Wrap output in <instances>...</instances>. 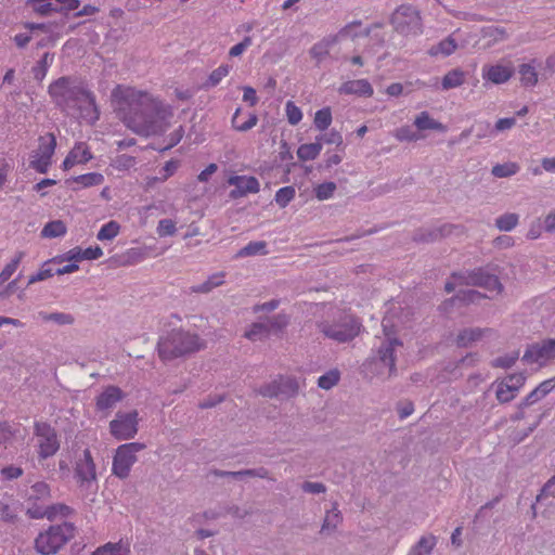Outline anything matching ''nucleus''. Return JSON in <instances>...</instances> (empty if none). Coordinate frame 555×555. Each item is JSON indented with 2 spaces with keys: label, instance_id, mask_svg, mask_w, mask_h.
<instances>
[{
  "label": "nucleus",
  "instance_id": "48",
  "mask_svg": "<svg viewBox=\"0 0 555 555\" xmlns=\"http://www.w3.org/2000/svg\"><path fill=\"white\" fill-rule=\"evenodd\" d=\"M69 154L77 164H85L92 158V154L85 143L76 144Z\"/></svg>",
  "mask_w": 555,
  "mask_h": 555
},
{
  "label": "nucleus",
  "instance_id": "18",
  "mask_svg": "<svg viewBox=\"0 0 555 555\" xmlns=\"http://www.w3.org/2000/svg\"><path fill=\"white\" fill-rule=\"evenodd\" d=\"M337 37L327 35L317 41L309 50L310 57L315 62L317 65L322 64L328 57H331V51L337 46Z\"/></svg>",
  "mask_w": 555,
  "mask_h": 555
},
{
  "label": "nucleus",
  "instance_id": "57",
  "mask_svg": "<svg viewBox=\"0 0 555 555\" xmlns=\"http://www.w3.org/2000/svg\"><path fill=\"white\" fill-rule=\"evenodd\" d=\"M266 323L270 326V333L272 331L280 332L283 331L288 325L289 318L285 313H279L270 318Z\"/></svg>",
  "mask_w": 555,
  "mask_h": 555
},
{
  "label": "nucleus",
  "instance_id": "64",
  "mask_svg": "<svg viewBox=\"0 0 555 555\" xmlns=\"http://www.w3.org/2000/svg\"><path fill=\"white\" fill-rule=\"evenodd\" d=\"M525 380H526V377L521 373L512 374V375L507 376L505 379H503V382L505 384H508V386L515 388L516 392H518L519 389L524 386Z\"/></svg>",
  "mask_w": 555,
  "mask_h": 555
},
{
  "label": "nucleus",
  "instance_id": "29",
  "mask_svg": "<svg viewBox=\"0 0 555 555\" xmlns=\"http://www.w3.org/2000/svg\"><path fill=\"white\" fill-rule=\"evenodd\" d=\"M487 333H490V330H481V328H467L462 331L457 335V345L461 347H467L470 344L480 340Z\"/></svg>",
  "mask_w": 555,
  "mask_h": 555
},
{
  "label": "nucleus",
  "instance_id": "28",
  "mask_svg": "<svg viewBox=\"0 0 555 555\" xmlns=\"http://www.w3.org/2000/svg\"><path fill=\"white\" fill-rule=\"evenodd\" d=\"M456 49H457V43H456L455 39L452 36H449L446 39L438 42L437 44L433 46L428 50V54L430 56H438V55L449 56L452 53H454Z\"/></svg>",
  "mask_w": 555,
  "mask_h": 555
},
{
  "label": "nucleus",
  "instance_id": "24",
  "mask_svg": "<svg viewBox=\"0 0 555 555\" xmlns=\"http://www.w3.org/2000/svg\"><path fill=\"white\" fill-rule=\"evenodd\" d=\"M218 476L221 477H232L234 479H243L244 477H253V478H261V479H270L274 480V478L270 477V473L264 467H257L253 469H244L237 472H220Z\"/></svg>",
  "mask_w": 555,
  "mask_h": 555
},
{
  "label": "nucleus",
  "instance_id": "63",
  "mask_svg": "<svg viewBox=\"0 0 555 555\" xmlns=\"http://www.w3.org/2000/svg\"><path fill=\"white\" fill-rule=\"evenodd\" d=\"M14 437L12 427L7 422L0 423V446H7Z\"/></svg>",
  "mask_w": 555,
  "mask_h": 555
},
{
  "label": "nucleus",
  "instance_id": "22",
  "mask_svg": "<svg viewBox=\"0 0 555 555\" xmlns=\"http://www.w3.org/2000/svg\"><path fill=\"white\" fill-rule=\"evenodd\" d=\"M179 160L170 159L168 160L163 169L160 170L159 177H147L145 179V188L147 190L153 189L155 184L163 183L167 179H169L179 168Z\"/></svg>",
  "mask_w": 555,
  "mask_h": 555
},
{
  "label": "nucleus",
  "instance_id": "9",
  "mask_svg": "<svg viewBox=\"0 0 555 555\" xmlns=\"http://www.w3.org/2000/svg\"><path fill=\"white\" fill-rule=\"evenodd\" d=\"M34 436L36 438V449L40 460L51 457L60 450L57 434L48 423H35Z\"/></svg>",
  "mask_w": 555,
  "mask_h": 555
},
{
  "label": "nucleus",
  "instance_id": "45",
  "mask_svg": "<svg viewBox=\"0 0 555 555\" xmlns=\"http://www.w3.org/2000/svg\"><path fill=\"white\" fill-rule=\"evenodd\" d=\"M519 166L516 163L498 164L492 167L491 173L496 178H507L516 175Z\"/></svg>",
  "mask_w": 555,
  "mask_h": 555
},
{
  "label": "nucleus",
  "instance_id": "21",
  "mask_svg": "<svg viewBox=\"0 0 555 555\" xmlns=\"http://www.w3.org/2000/svg\"><path fill=\"white\" fill-rule=\"evenodd\" d=\"M225 283V272L220 271L208 276L203 283L192 285L190 292L193 294H208L216 287Z\"/></svg>",
  "mask_w": 555,
  "mask_h": 555
},
{
  "label": "nucleus",
  "instance_id": "62",
  "mask_svg": "<svg viewBox=\"0 0 555 555\" xmlns=\"http://www.w3.org/2000/svg\"><path fill=\"white\" fill-rule=\"evenodd\" d=\"M48 519H54L57 515L65 517L72 513V508L65 504L51 505L48 507Z\"/></svg>",
  "mask_w": 555,
  "mask_h": 555
},
{
  "label": "nucleus",
  "instance_id": "49",
  "mask_svg": "<svg viewBox=\"0 0 555 555\" xmlns=\"http://www.w3.org/2000/svg\"><path fill=\"white\" fill-rule=\"evenodd\" d=\"M516 395L515 388L508 386V384H505L503 380L498 384L495 396L501 403L512 401Z\"/></svg>",
  "mask_w": 555,
  "mask_h": 555
},
{
  "label": "nucleus",
  "instance_id": "5",
  "mask_svg": "<svg viewBox=\"0 0 555 555\" xmlns=\"http://www.w3.org/2000/svg\"><path fill=\"white\" fill-rule=\"evenodd\" d=\"M75 526L62 522L40 532L35 540V550L41 555L56 554L70 539L75 537Z\"/></svg>",
  "mask_w": 555,
  "mask_h": 555
},
{
  "label": "nucleus",
  "instance_id": "59",
  "mask_svg": "<svg viewBox=\"0 0 555 555\" xmlns=\"http://www.w3.org/2000/svg\"><path fill=\"white\" fill-rule=\"evenodd\" d=\"M82 249L79 247H75L70 250H68L66 254H64L61 257H54L51 259V261L54 262H62V261H79L82 260Z\"/></svg>",
  "mask_w": 555,
  "mask_h": 555
},
{
  "label": "nucleus",
  "instance_id": "37",
  "mask_svg": "<svg viewBox=\"0 0 555 555\" xmlns=\"http://www.w3.org/2000/svg\"><path fill=\"white\" fill-rule=\"evenodd\" d=\"M39 317L44 322H53L57 325H70L75 321V318L70 313L65 312H39Z\"/></svg>",
  "mask_w": 555,
  "mask_h": 555
},
{
  "label": "nucleus",
  "instance_id": "56",
  "mask_svg": "<svg viewBox=\"0 0 555 555\" xmlns=\"http://www.w3.org/2000/svg\"><path fill=\"white\" fill-rule=\"evenodd\" d=\"M518 358L519 351H513L503 357H498L491 362V365L494 367L508 369L515 364Z\"/></svg>",
  "mask_w": 555,
  "mask_h": 555
},
{
  "label": "nucleus",
  "instance_id": "17",
  "mask_svg": "<svg viewBox=\"0 0 555 555\" xmlns=\"http://www.w3.org/2000/svg\"><path fill=\"white\" fill-rule=\"evenodd\" d=\"M228 183L235 186L230 192V197L232 198L243 197L248 193H257L260 189V184L255 177L232 176L229 178Z\"/></svg>",
  "mask_w": 555,
  "mask_h": 555
},
{
  "label": "nucleus",
  "instance_id": "39",
  "mask_svg": "<svg viewBox=\"0 0 555 555\" xmlns=\"http://www.w3.org/2000/svg\"><path fill=\"white\" fill-rule=\"evenodd\" d=\"M24 257V251H17L12 260L5 264V267L0 272V285L5 283L14 274Z\"/></svg>",
  "mask_w": 555,
  "mask_h": 555
},
{
  "label": "nucleus",
  "instance_id": "41",
  "mask_svg": "<svg viewBox=\"0 0 555 555\" xmlns=\"http://www.w3.org/2000/svg\"><path fill=\"white\" fill-rule=\"evenodd\" d=\"M120 232V225L117 221H109L101 227L96 234L99 241H112Z\"/></svg>",
  "mask_w": 555,
  "mask_h": 555
},
{
  "label": "nucleus",
  "instance_id": "36",
  "mask_svg": "<svg viewBox=\"0 0 555 555\" xmlns=\"http://www.w3.org/2000/svg\"><path fill=\"white\" fill-rule=\"evenodd\" d=\"M519 223V216L515 212H506L495 219V227L500 231L509 232Z\"/></svg>",
  "mask_w": 555,
  "mask_h": 555
},
{
  "label": "nucleus",
  "instance_id": "6",
  "mask_svg": "<svg viewBox=\"0 0 555 555\" xmlns=\"http://www.w3.org/2000/svg\"><path fill=\"white\" fill-rule=\"evenodd\" d=\"M401 345L397 338H388L383 341L377 354L366 364L369 372L383 379L395 376L397 373L395 352Z\"/></svg>",
  "mask_w": 555,
  "mask_h": 555
},
{
  "label": "nucleus",
  "instance_id": "34",
  "mask_svg": "<svg viewBox=\"0 0 555 555\" xmlns=\"http://www.w3.org/2000/svg\"><path fill=\"white\" fill-rule=\"evenodd\" d=\"M465 81V73L462 69L455 68L448 72L441 81L442 90H449L462 86Z\"/></svg>",
  "mask_w": 555,
  "mask_h": 555
},
{
  "label": "nucleus",
  "instance_id": "2",
  "mask_svg": "<svg viewBox=\"0 0 555 555\" xmlns=\"http://www.w3.org/2000/svg\"><path fill=\"white\" fill-rule=\"evenodd\" d=\"M48 92L63 111H78L80 117L91 124L99 119L94 95L77 79L61 77L49 86Z\"/></svg>",
  "mask_w": 555,
  "mask_h": 555
},
{
  "label": "nucleus",
  "instance_id": "15",
  "mask_svg": "<svg viewBox=\"0 0 555 555\" xmlns=\"http://www.w3.org/2000/svg\"><path fill=\"white\" fill-rule=\"evenodd\" d=\"M555 359V339L530 345L524 353L522 361L527 363L544 364Z\"/></svg>",
  "mask_w": 555,
  "mask_h": 555
},
{
  "label": "nucleus",
  "instance_id": "50",
  "mask_svg": "<svg viewBox=\"0 0 555 555\" xmlns=\"http://www.w3.org/2000/svg\"><path fill=\"white\" fill-rule=\"evenodd\" d=\"M296 191L294 186H284L275 193V203L281 207H286L289 202L295 197Z\"/></svg>",
  "mask_w": 555,
  "mask_h": 555
},
{
  "label": "nucleus",
  "instance_id": "13",
  "mask_svg": "<svg viewBox=\"0 0 555 555\" xmlns=\"http://www.w3.org/2000/svg\"><path fill=\"white\" fill-rule=\"evenodd\" d=\"M74 478L83 489H90L96 482V467L89 449H85L76 456Z\"/></svg>",
  "mask_w": 555,
  "mask_h": 555
},
{
  "label": "nucleus",
  "instance_id": "52",
  "mask_svg": "<svg viewBox=\"0 0 555 555\" xmlns=\"http://www.w3.org/2000/svg\"><path fill=\"white\" fill-rule=\"evenodd\" d=\"M339 380V372L336 370L330 371L318 379V386L322 389L328 390L333 388Z\"/></svg>",
  "mask_w": 555,
  "mask_h": 555
},
{
  "label": "nucleus",
  "instance_id": "53",
  "mask_svg": "<svg viewBox=\"0 0 555 555\" xmlns=\"http://www.w3.org/2000/svg\"><path fill=\"white\" fill-rule=\"evenodd\" d=\"M52 261L49 260V261H46L42 267L39 269V271L35 274H31L28 279V283L27 285H31V284H35L37 282H41V281H44V280H48L50 279L51 276H53L54 272L53 270L49 267V264L51 263Z\"/></svg>",
  "mask_w": 555,
  "mask_h": 555
},
{
  "label": "nucleus",
  "instance_id": "4",
  "mask_svg": "<svg viewBox=\"0 0 555 555\" xmlns=\"http://www.w3.org/2000/svg\"><path fill=\"white\" fill-rule=\"evenodd\" d=\"M158 354L163 360H171L205 347V341L195 333L172 330L158 340Z\"/></svg>",
  "mask_w": 555,
  "mask_h": 555
},
{
  "label": "nucleus",
  "instance_id": "51",
  "mask_svg": "<svg viewBox=\"0 0 555 555\" xmlns=\"http://www.w3.org/2000/svg\"><path fill=\"white\" fill-rule=\"evenodd\" d=\"M156 232L159 237L172 236L177 232V224L172 219H162L158 221Z\"/></svg>",
  "mask_w": 555,
  "mask_h": 555
},
{
  "label": "nucleus",
  "instance_id": "42",
  "mask_svg": "<svg viewBox=\"0 0 555 555\" xmlns=\"http://www.w3.org/2000/svg\"><path fill=\"white\" fill-rule=\"evenodd\" d=\"M241 114V108H237L232 117V125L237 131H248L257 125L258 117L255 114H249L247 120H243L241 122L238 120V116Z\"/></svg>",
  "mask_w": 555,
  "mask_h": 555
},
{
  "label": "nucleus",
  "instance_id": "54",
  "mask_svg": "<svg viewBox=\"0 0 555 555\" xmlns=\"http://www.w3.org/2000/svg\"><path fill=\"white\" fill-rule=\"evenodd\" d=\"M336 189H337V186L334 182L321 183L314 189L315 197L319 201L328 199L334 195V192L336 191Z\"/></svg>",
  "mask_w": 555,
  "mask_h": 555
},
{
  "label": "nucleus",
  "instance_id": "31",
  "mask_svg": "<svg viewBox=\"0 0 555 555\" xmlns=\"http://www.w3.org/2000/svg\"><path fill=\"white\" fill-rule=\"evenodd\" d=\"M267 254H268L267 243L263 241H254V242H249L246 246L241 248L235 254V258L240 259V258H246V257H251V256H256V255H267Z\"/></svg>",
  "mask_w": 555,
  "mask_h": 555
},
{
  "label": "nucleus",
  "instance_id": "43",
  "mask_svg": "<svg viewBox=\"0 0 555 555\" xmlns=\"http://www.w3.org/2000/svg\"><path fill=\"white\" fill-rule=\"evenodd\" d=\"M333 117L330 107H324L322 109L317 111L314 115V127L320 130H326L332 124Z\"/></svg>",
  "mask_w": 555,
  "mask_h": 555
},
{
  "label": "nucleus",
  "instance_id": "10",
  "mask_svg": "<svg viewBox=\"0 0 555 555\" xmlns=\"http://www.w3.org/2000/svg\"><path fill=\"white\" fill-rule=\"evenodd\" d=\"M109 434L117 440H130L139 430V413L137 410L129 412L119 411L109 422Z\"/></svg>",
  "mask_w": 555,
  "mask_h": 555
},
{
  "label": "nucleus",
  "instance_id": "8",
  "mask_svg": "<svg viewBox=\"0 0 555 555\" xmlns=\"http://www.w3.org/2000/svg\"><path fill=\"white\" fill-rule=\"evenodd\" d=\"M144 449L145 444L141 442H129L119 446L113 459V474L120 479L127 478L131 467L138 460L137 453Z\"/></svg>",
  "mask_w": 555,
  "mask_h": 555
},
{
  "label": "nucleus",
  "instance_id": "55",
  "mask_svg": "<svg viewBox=\"0 0 555 555\" xmlns=\"http://www.w3.org/2000/svg\"><path fill=\"white\" fill-rule=\"evenodd\" d=\"M285 113H286L288 122L293 126L299 124L300 120L302 119L301 109L297 105H295V103L292 101L286 102Z\"/></svg>",
  "mask_w": 555,
  "mask_h": 555
},
{
  "label": "nucleus",
  "instance_id": "60",
  "mask_svg": "<svg viewBox=\"0 0 555 555\" xmlns=\"http://www.w3.org/2000/svg\"><path fill=\"white\" fill-rule=\"evenodd\" d=\"M50 494V488L46 482H37L31 487V493L29 495V499H44L48 498Z\"/></svg>",
  "mask_w": 555,
  "mask_h": 555
},
{
  "label": "nucleus",
  "instance_id": "32",
  "mask_svg": "<svg viewBox=\"0 0 555 555\" xmlns=\"http://www.w3.org/2000/svg\"><path fill=\"white\" fill-rule=\"evenodd\" d=\"M129 545L119 541L117 543H106L98 547L91 555H129Z\"/></svg>",
  "mask_w": 555,
  "mask_h": 555
},
{
  "label": "nucleus",
  "instance_id": "12",
  "mask_svg": "<svg viewBox=\"0 0 555 555\" xmlns=\"http://www.w3.org/2000/svg\"><path fill=\"white\" fill-rule=\"evenodd\" d=\"M258 392L270 399H291L299 392V383L291 376H279L272 382L262 385Z\"/></svg>",
  "mask_w": 555,
  "mask_h": 555
},
{
  "label": "nucleus",
  "instance_id": "16",
  "mask_svg": "<svg viewBox=\"0 0 555 555\" xmlns=\"http://www.w3.org/2000/svg\"><path fill=\"white\" fill-rule=\"evenodd\" d=\"M125 397V392L119 387L107 386L96 397V410L108 414Z\"/></svg>",
  "mask_w": 555,
  "mask_h": 555
},
{
  "label": "nucleus",
  "instance_id": "44",
  "mask_svg": "<svg viewBox=\"0 0 555 555\" xmlns=\"http://www.w3.org/2000/svg\"><path fill=\"white\" fill-rule=\"evenodd\" d=\"M231 67L227 64L220 65L218 68L211 72L208 79L204 83L205 88H214L220 83V81L229 75Z\"/></svg>",
  "mask_w": 555,
  "mask_h": 555
},
{
  "label": "nucleus",
  "instance_id": "61",
  "mask_svg": "<svg viewBox=\"0 0 555 555\" xmlns=\"http://www.w3.org/2000/svg\"><path fill=\"white\" fill-rule=\"evenodd\" d=\"M253 44V40L250 37H245L241 42L233 46L229 50V55L231 57H236L242 55L250 46Z\"/></svg>",
  "mask_w": 555,
  "mask_h": 555
},
{
  "label": "nucleus",
  "instance_id": "40",
  "mask_svg": "<svg viewBox=\"0 0 555 555\" xmlns=\"http://www.w3.org/2000/svg\"><path fill=\"white\" fill-rule=\"evenodd\" d=\"M66 230H67L66 225L63 221L54 220V221L48 222L44 225V228L41 231V235L43 237H49V238L60 237V236L65 235Z\"/></svg>",
  "mask_w": 555,
  "mask_h": 555
},
{
  "label": "nucleus",
  "instance_id": "14",
  "mask_svg": "<svg viewBox=\"0 0 555 555\" xmlns=\"http://www.w3.org/2000/svg\"><path fill=\"white\" fill-rule=\"evenodd\" d=\"M56 146V139L52 133L39 138V146L33 155L30 166L40 173H46L51 165V158Z\"/></svg>",
  "mask_w": 555,
  "mask_h": 555
},
{
  "label": "nucleus",
  "instance_id": "1",
  "mask_svg": "<svg viewBox=\"0 0 555 555\" xmlns=\"http://www.w3.org/2000/svg\"><path fill=\"white\" fill-rule=\"evenodd\" d=\"M113 102L124 124L139 135H158L170 127L171 106L145 92L118 86L112 93Z\"/></svg>",
  "mask_w": 555,
  "mask_h": 555
},
{
  "label": "nucleus",
  "instance_id": "11",
  "mask_svg": "<svg viewBox=\"0 0 555 555\" xmlns=\"http://www.w3.org/2000/svg\"><path fill=\"white\" fill-rule=\"evenodd\" d=\"M453 282L446 283V291L451 293L459 285H475L489 288L491 291H501V283L498 278L486 273L482 269H478L465 274H453Z\"/></svg>",
  "mask_w": 555,
  "mask_h": 555
},
{
  "label": "nucleus",
  "instance_id": "47",
  "mask_svg": "<svg viewBox=\"0 0 555 555\" xmlns=\"http://www.w3.org/2000/svg\"><path fill=\"white\" fill-rule=\"evenodd\" d=\"M52 62L53 55L44 53L41 60L33 68L35 79L41 81L46 77L48 68L51 66Z\"/></svg>",
  "mask_w": 555,
  "mask_h": 555
},
{
  "label": "nucleus",
  "instance_id": "30",
  "mask_svg": "<svg viewBox=\"0 0 555 555\" xmlns=\"http://www.w3.org/2000/svg\"><path fill=\"white\" fill-rule=\"evenodd\" d=\"M269 335L270 326L266 322H255L244 333V337L250 341L262 340Z\"/></svg>",
  "mask_w": 555,
  "mask_h": 555
},
{
  "label": "nucleus",
  "instance_id": "27",
  "mask_svg": "<svg viewBox=\"0 0 555 555\" xmlns=\"http://www.w3.org/2000/svg\"><path fill=\"white\" fill-rule=\"evenodd\" d=\"M341 521V513L336 506H334L332 509L326 512L320 532L331 534L337 529Z\"/></svg>",
  "mask_w": 555,
  "mask_h": 555
},
{
  "label": "nucleus",
  "instance_id": "20",
  "mask_svg": "<svg viewBox=\"0 0 555 555\" xmlns=\"http://www.w3.org/2000/svg\"><path fill=\"white\" fill-rule=\"evenodd\" d=\"M341 94H357L371 96L373 94V88L366 79L350 80L343 83L339 89Z\"/></svg>",
  "mask_w": 555,
  "mask_h": 555
},
{
  "label": "nucleus",
  "instance_id": "19",
  "mask_svg": "<svg viewBox=\"0 0 555 555\" xmlns=\"http://www.w3.org/2000/svg\"><path fill=\"white\" fill-rule=\"evenodd\" d=\"M514 68L512 65H488L482 67V78L495 85L504 83L513 76Z\"/></svg>",
  "mask_w": 555,
  "mask_h": 555
},
{
  "label": "nucleus",
  "instance_id": "25",
  "mask_svg": "<svg viewBox=\"0 0 555 555\" xmlns=\"http://www.w3.org/2000/svg\"><path fill=\"white\" fill-rule=\"evenodd\" d=\"M362 23L360 21H353L343 28H340L336 34H333L334 37H337V42L345 38L354 39L359 36H369L370 29L361 30Z\"/></svg>",
  "mask_w": 555,
  "mask_h": 555
},
{
  "label": "nucleus",
  "instance_id": "7",
  "mask_svg": "<svg viewBox=\"0 0 555 555\" xmlns=\"http://www.w3.org/2000/svg\"><path fill=\"white\" fill-rule=\"evenodd\" d=\"M390 23L393 29L405 37H416L423 33L420 11L411 4H402L392 13Z\"/></svg>",
  "mask_w": 555,
  "mask_h": 555
},
{
  "label": "nucleus",
  "instance_id": "38",
  "mask_svg": "<svg viewBox=\"0 0 555 555\" xmlns=\"http://www.w3.org/2000/svg\"><path fill=\"white\" fill-rule=\"evenodd\" d=\"M482 37L488 39L487 47H491L505 40L507 38V34L504 28L489 26L482 29Z\"/></svg>",
  "mask_w": 555,
  "mask_h": 555
},
{
  "label": "nucleus",
  "instance_id": "26",
  "mask_svg": "<svg viewBox=\"0 0 555 555\" xmlns=\"http://www.w3.org/2000/svg\"><path fill=\"white\" fill-rule=\"evenodd\" d=\"M414 126L418 130H436L439 132H446L447 128L443 124L435 120L430 117L428 112L420 113L414 119Z\"/></svg>",
  "mask_w": 555,
  "mask_h": 555
},
{
  "label": "nucleus",
  "instance_id": "3",
  "mask_svg": "<svg viewBox=\"0 0 555 555\" xmlns=\"http://www.w3.org/2000/svg\"><path fill=\"white\" fill-rule=\"evenodd\" d=\"M322 309L323 314L317 321V328L324 337L344 344L359 335L361 323L352 314L334 306L322 305Z\"/></svg>",
  "mask_w": 555,
  "mask_h": 555
},
{
  "label": "nucleus",
  "instance_id": "33",
  "mask_svg": "<svg viewBox=\"0 0 555 555\" xmlns=\"http://www.w3.org/2000/svg\"><path fill=\"white\" fill-rule=\"evenodd\" d=\"M437 543L435 535H423L408 555H429Z\"/></svg>",
  "mask_w": 555,
  "mask_h": 555
},
{
  "label": "nucleus",
  "instance_id": "46",
  "mask_svg": "<svg viewBox=\"0 0 555 555\" xmlns=\"http://www.w3.org/2000/svg\"><path fill=\"white\" fill-rule=\"evenodd\" d=\"M74 182L81 184L83 188H89L102 184L104 177L100 172H90L75 177Z\"/></svg>",
  "mask_w": 555,
  "mask_h": 555
},
{
  "label": "nucleus",
  "instance_id": "58",
  "mask_svg": "<svg viewBox=\"0 0 555 555\" xmlns=\"http://www.w3.org/2000/svg\"><path fill=\"white\" fill-rule=\"evenodd\" d=\"M135 164H137L135 157L127 155V154L119 155L114 160V166L118 170L130 169V168L134 167Z\"/></svg>",
  "mask_w": 555,
  "mask_h": 555
},
{
  "label": "nucleus",
  "instance_id": "35",
  "mask_svg": "<svg viewBox=\"0 0 555 555\" xmlns=\"http://www.w3.org/2000/svg\"><path fill=\"white\" fill-rule=\"evenodd\" d=\"M322 151L320 142L301 144L297 150V156L301 160H313Z\"/></svg>",
  "mask_w": 555,
  "mask_h": 555
},
{
  "label": "nucleus",
  "instance_id": "23",
  "mask_svg": "<svg viewBox=\"0 0 555 555\" xmlns=\"http://www.w3.org/2000/svg\"><path fill=\"white\" fill-rule=\"evenodd\" d=\"M538 63L532 60L530 63L519 66L520 82L525 87H534L538 83Z\"/></svg>",
  "mask_w": 555,
  "mask_h": 555
}]
</instances>
